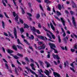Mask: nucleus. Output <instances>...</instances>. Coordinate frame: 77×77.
<instances>
[{
    "label": "nucleus",
    "mask_w": 77,
    "mask_h": 77,
    "mask_svg": "<svg viewBox=\"0 0 77 77\" xmlns=\"http://www.w3.org/2000/svg\"><path fill=\"white\" fill-rule=\"evenodd\" d=\"M48 45L50 46L51 49L54 50L55 53L57 54V53H58V51H57V50H56L54 48H56V45H55L51 43H49Z\"/></svg>",
    "instance_id": "nucleus-1"
},
{
    "label": "nucleus",
    "mask_w": 77,
    "mask_h": 77,
    "mask_svg": "<svg viewBox=\"0 0 77 77\" xmlns=\"http://www.w3.org/2000/svg\"><path fill=\"white\" fill-rule=\"evenodd\" d=\"M31 30H32V31H33V33L34 35H35V36H36L37 35H36V33H35V32H37V33L38 34H40L41 33V32H40L39 31V30L38 29H35V28L34 26L32 27L31 28Z\"/></svg>",
    "instance_id": "nucleus-2"
},
{
    "label": "nucleus",
    "mask_w": 77,
    "mask_h": 77,
    "mask_svg": "<svg viewBox=\"0 0 77 77\" xmlns=\"http://www.w3.org/2000/svg\"><path fill=\"white\" fill-rule=\"evenodd\" d=\"M43 29H44V30H45V31H46V32H49V33H50V35H51V36H52V38L54 39H55V36H54V35H53V33H52L49 30H47V29H46V28H45V27L43 26Z\"/></svg>",
    "instance_id": "nucleus-3"
},
{
    "label": "nucleus",
    "mask_w": 77,
    "mask_h": 77,
    "mask_svg": "<svg viewBox=\"0 0 77 77\" xmlns=\"http://www.w3.org/2000/svg\"><path fill=\"white\" fill-rule=\"evenodd\" d=\"M72 23L74 26L75 28L77 29V27L76 26V23H75V18L74 17H72Z\"/></svg>",
    "instance_id": "nucleus-4"
},
{
    "label": "nucleus",
    "mask_w": 77,
    "mask_h": 77,
    "mask_svg": "<svg viewBox=\"0 0 77 77\" xmlns=\"http://www.w3.org/2000/svg\"><path fill=\"white\" fill-rule=\"evenodd\" d=\"M69 38V36H66V37L63 38V40L64 41V42L65 44H66L67 43V40H68Z\"/></svg>",
    "instance_id": "nucleus-5"
},
{
    "label": "nucleus",
    "mask_w": 77,
    "mask_h": 77,
    "mask_svg": "<svg viewBox=\"0 0 77 77\" xmlns=\"http://www.w3.org/2000/svg\"><path fill=\"white\" fill-rule=\"evenodd\" d=\"M52 56L54 59H56V58H57V59L58 60L60 59V57H59L57 54L55 55L54 54H53Z\"/></svg>",
    "instance_id": "nucleus-6"
},
{
    "label": "nucleus",
    "mask_w": 77,
    "mask_h": 77,
    "mask_svg": "<svg viewBox=\"0 0 77 77\" xmlns=\"http://www.w3.org/2000/svg\"><path fill=\"white\" fill-rule=\"evenodd\" d=\"M14 34L16 39H17V30L15 28H14Z\"/></svg>",
    "instance_id": "nucleus-7"
},
{
    "label": "nucleus",
    "mask_w": 77,
    "mask_h": 77,
    "mask_svg": "<svg viewBox=\"0 0 77 77\" xmlns=\"http://www.w3.org/2000/svg\"><path fill=\"white\" fill-rule=\"evenodd\" d=\"M5 66H6L7 69H8V71H9L10 72H11V73H12V71H11V69H9V66H8V65L7 63H5Z\"/></svg>",
    "instance_id": "nucleus-8"
},
{
    "label": "nucleus",
    "mask_w": 77,
    "mask_h": 77,
    "mask_svg": "<svg viewBox=\"0 0 77 77\" xmlns=\"http://www.w3.org/2000/svg\"><path fill=\"white\" fill-rule=\"evenodd\" d=\"M60 20L61 21L62 23L64 26H65V21L64 20V19L63 17H61L60 18Z\"/></svg>",
    "instance_id": "nucleus-9"
},
{
    "label": "nucleus",
    "mask_w": 77,
    "mask_h": 77,
    "mask_svg": "<svg viewBox=\"0 0 77 77\" xmlns=\"http://www.w3.org/2000/svg\"><path fill=\"white\" fill-rule=\"evenodd\" d=\"M54 74L55 77H61L60 75L57 72H54Z\"/></svg>",
    "instance_id": "nucleus-10"
},
{
    "label": "nucleus",
    "mask_w": 77,
    "mask_h": 77,
    "mask_svg": "<svg viewBox=\"0 0 77 77\" xmlns=\"http://www.w3.org/2000/svg\"><path fill=\"white\" fill-rule=\"evenodd\" d=\"M72 3L73 5H72V7L73 8H77V6L75 4V3H74V2L73 1L72 2Z\"/></svg>",
    "instance_id": "nucleus-11"
},
{
    "label": "nucleus",
    "mask_w": 77,
    "mask_h": 77,
    "mask_svg": "<svg viewBox=\"0 0 77 77\" xmlns=\"http://www.w3.org/2000/svg\"><path fill=\"white\" fill-rule=\"evenodd\" d=\"M38 62H39L40 66L43 67V68H44V63H43V62L39 60L38 61Z\"/></svg>",
    "instance_id": "nucleus-12"
},
{
    "label": "nucleus",
    "mask_w": 77,
    "mask_h": 77,
    "mask_svg": "<svg viewBox=\"0 0 77 77\" xmlns=\"http://www.w3.org/2000/svg\"><path fill=\"white\" fill-rule=\"evenodd\" d=\"M50 25L52 29L54 31L55 30V28H54V27L53 26V24H52L51 23H50Z\"/></svg>",
    "instance_id": "nucleus-13"
},
{
    "label": "nucleus",
    "mask_w": 77,
    "mask_h": 77,
    "mask_svg": "<svg viewBox=\"0 0 77 77\" xmlns=\"http://www.w3.org/2000/svg\"><path fill=\"white\" fill-rule=\"evenodd\" d=\"M45 63L46 64V65H47L46 67L47 68H49V67H50V66H51V65H50V63H48V62H47V61H45Z\"/></svg>",
    "instance_id": "nucleus-14"
},
{
    "label": "nucleus",
    "mask_w": 77,
    "mask_h": 77,
    "mask_svg": "<svg viewBox=\"0 0 77 77\" xmlns=\"http://www.w3.org/2000/svg\"><path fill=\"white\" fill-rule=\"evenodd\" d=\"M46 72H44L46 74V75H47L48 76H49L50 75V72H49V71H48L47 70H46Z\"/></svg>",
    "instance_id": "nucleus-15"
},
{
    "label": "nucleus",
    "mask_w": 77,
    "mask_h": 77,
    "mask_svg": "<svg viewBox=\"0 0 77 77\" xmlns=\"http://www.w3.org/2000/svg\"><path fill=\"white\" fill-rule=\"evenodd\" d=\"M23 24L24 25V28L25 29L26 28L27 29H28V28H29V26L27 24L24 23Z\"/></svg>",
    "instance_id": "nucleus-16"
},
{
    "label": "nucleus",
    "mask_w": 77,
    "mask_h": 77,
    "mask_svg": "<svg viewBox=\"0 0 77 77\" xmlns=\"http://www.w3.org/2000/svg\"><path fill=\"white\" fill-rule=\"evenodd\" d=\"M13 48L16 51H17V46L15 45H13Z\"/></svg>",
    "instance_id": "nucleus-17"
},
{
    "label": "nucleus",
    "mask_w": 77,
    "mask_h": 77,
    "mask_svg": "<svg viewBox=\"0 0 77 77\" xmlns=\"http://www.w3.org/2000/svg\"><path fill=\"white\" fill-rule=\"evenodd\" d=\"M7 51L8 53H14V51L8 49V50Z\"/></svg>",
    "instance_id": "nucleus-18"
},
{
    "label": "nucleus",
    "mask_w": 77,
    "mask_h": 77,
    "mask_svg": "<svg viewBox=\"0 0 77 77\" xmlns=\"http://www.w3.org/2000/svg\"><path fill=\"white\" fill-rule=\"evenodd\" d=\"M17 55L18 56H19L20 57H23V55L21 54L18 53L17 54Z\"/></svg>",
    "instance_id": "nucleus-19"
},
{
    "label": "nucleus",
    "mask_w": 77,
    "mask_h": 77,
    "mask_svg": "<svg viewBox=\"0 0 77 77\" xmlns=\"http://www.w3.org/2000/svg\"><path fill=\"white\" fill-rule=\"evenodd\" d=\"M20 32H21V33H23V32H24V28L23 27H22L20 29Z\"/></svg>",
    "instance_id": "nucleus-20"
},
{
    "label": "nucleus",
    "mask_w": 77,
    "mask_h": 77,
    "mask_svg": "<svg viewBox=\"0 0 77 77\" xmlns=\"http://www.w3.org/2000/svg\"><path fill=\"white\" fill-rule=\"evenodd\" d=\"M29 39H32L33 40L34 39V36L32 35H31V37H29Z\"/></svg>",
    "instance_id": "nucleus-21"
},
{
    "label": "nucleus",
    "mask_w": 77,
    "mask_h": 77,
    "mask_svg": "<svg viewBox=\"0 0 77 77\" xmlns=\"http://www.w3.org/2000/svg\"><path fill=\"white\" fill-rule=\"evenodd\" d=\"M46 33L47 36H48V37H49V38L51 39H52V38H51V36L50 35L49 33H48V32H47Z\"/></svg>",
    "instance_id": "nucleus-22"
},
{
    "label": "nucleus",
    "mask_w": 77,
    "mask_h": 77,
    "mask_svg": "<svg viewBox=\"0 0 77 77\" xmlns=\"http://www.w3.org/2000/svg\"><path fill=\"white\" fill-rule=\"evenodd\" d=\"M58 41L59 43L61 42V39H60V35L58 36Z\"/></svg>",
    "instance_id": "nucleus-23"
},
{
    "label": "nucleus",
    "mask_w": 77,
    "mask_h": 77,
    "mask_svg": "<svg viewBox=\"0 0 77 77\" xmlns=\"http://www.w3.org/2000/svg\"><path fill=\"white\" fill-rule=\"evenodd\" d=\"M15 20L16 22H18V16H16L15 18Z\"/></svg>",
    "instance_id": "nucleus-24"
},
{
    "label": "nucleus",
    "mask_w": 77,
    "mask_h": 77,
    "mask_svg": "<svg viewBox=\"0 0 77 77\" xmlns=\"http://www.w3.org/2000/svg\"><path fill=\"white\" fill-rule=\"evenodd\" d=\"M57 16H59V15H61V14H60V12L59 11H57Z\"/></svg>",
    "instance_id": "nucleus-25"
},
{
    "label": "nucleus",
    "mask_w": 77,
    "mask_h": 77,
    "mask_svg": "<svg viewBox=\"0 0 77 77\" xmlns=\"http://www.w3.org/2000/svg\"><path fill=\"white\" fill-rule=\"evenodd\" d=\"M45 2L46 3L48 4L51 3V1H49V0H45Z\"/></svg>",
    "instance_id": "nucleus-26"
},
{
    "label": "nucleus",
    "mask_w": 77,
    "mask_h": 77,
    "mask_svg": "<svg viewBox=\"0 0 77 77\" xmlns=\"http://www.w3.org/2000/svg\"><path fill=\"white\" fill-rule=\"evenodd\" d=\"M17 42L18 44H21V45H23V44L21 43V42H20V39H19L17 38Z\"/></svg>",
    "instance_id": "nucleus-27"
},
{
    "label": "nucleus",
    "mask_w": 77,
    "mask_h": 77,
    "mask_svg": "<svg viewBox=\"0 0 77 77\" xmlns=\"http://www.w3.org/2000/svg\"><path fill=\"white\" fill-rule=\"evenodd\" d=\"M2 24L3 28L4 29H5V23L4 22V21H2Z\"/></svg>",
    "instance_id": "nucleus-28"
},
{
    "label": "nucleus",
    "mask_w": 77,
    "mask_h": 77,
    "mask_svg": "<svg viewBox=\"0 0 77 77\" xmlns=\"http://www.w3.org/2000/svg\"><path fill=\"white\" fill-rule=\"evenodd\" d=\"M25 59L27 61V62H30V60H29V58L27 57H25Z\"/></svg>",
    "instance_id": "nucleus-29"
},
{
    "label": "nucleus",
    "mask_w": 77,
    "mask_h": 77,
    "mask_svg": "<svg viewBox=\"0 0 77 77\" xmlns=\"http://www.w3.org/2000/svg\"><path fill=\"white\" fill-rule=\"evenodd\" d=\"M58 9L59 10H61L62 9V7L61 6V5L60 4H59L58 6Z\"/></svg>",
    "instance_id": "nucleus-30"
},
{
    "label": "nucleus",
    "mask_w": 77,
    "mask_h": 77,
    "mask_svg": "<svg viewBox=\"0 0 77 77\" xmlns=\"http://www.w3.org/2000/svg\"><path fill=\"white\" fill-rule=\"evenodd\" d=\"M15 59H19V57H18V56H17L16 55H15L14 57H13Z\"/></svg>",
    "instance_id": "nucleus-31"
},
{
    "label": "nucleus",
    "mask_w": 77,
    "mask_h": 77,
    "mask_svg": "<svg viewBox=\"0 0 77 77\" xmlns=\"http://www.w3.org/2000/svg\"><path fill=\"white\" fill-rule=\"evenodd\" d=\"M17 46L19 49H23V47H22L21 46H20L19 45H17Z\"/></svg>",
    "instance_id": "nucleus-32"
},
{
    "label": "nucleus",
    "mask_w": 77,
    "mask_h": 77,
    "mask_svg": "<svg viewBox=\"0 0 77 77\" xmlns=\"http://www.w3.org/2000/svg\"><path fill=\"white\" fill-rule=\"evenodd\" d=\"M30 71L31 72V73H32V74H34L35 75L36 74L35 72H33L32 70L31 69L30 70Z\"/></svg>",
    "instance_id": "nucleus-33"
},
{
    "label": "nucleus",
    "mask_w": 77,
    "mask_h": 77,
    "mask_svg": "<svg viewBox=\"0 0 77 77\" xmlns=\"http://www.w3.org/2000/svg\"><path fill=\"white\" fill-rule=\"evenodd\" d=\"M23 40L24 42H25V43H26L27 44H28V45H29V42H27V40H26L24 39V38H23Z\"/></svg>",
    "instance_id": "nucleus-34"
},
{
    "label": "nucleus",
    "mask_w": 77,
    "mask_h": 77,
    "mask_svg": "<svg viewBox=\"0 0 77 77\" xmlns=\"http://www.w3.org/2000/svg\"><path fill=\"white\" fill-rule=\"evenodd\" d=\"M54 17L56 19H57V20H58V21H60V19L59 18H58V17H57L56 16H54Z\"/></svg>",
    "instance_id": "nucleus-35"
},
{
    "label": "nucleus",
    "mask_w": 77,
    "mask_h": 77,
    "mask_svg": "<svg viewBox=\"0 0 77 77\" xmlns=\"http://www.w3.org/2000/svg\"><path fill=\"white\" fill-rule=\"evenodd\" d=\"M42 49H45V48L46 46L44 44H43V45L42 46Z\"/></svg>",
    "instance_id": "nucleus-36"
},
{
    "label": "nucleus",
    "mask_w": 77,
    "mask_h": 77,
    "mask_svg": "<svg viewBox=\"0 0 77 77\" xmlns=\"http://www.w3.org/2000/svg\"><path fill=\"white\" fill-rule=\"evenodd\" d=\"M71 70H72V71L73 72H75V70L72 67H70V68Z\"/></svg>",
    "instance_id": "nucleus-37"
},
{
    "label": "nucleus",
    "mask_w": 77,
    "mask_h": 77,
    "mask_svg": "<svg viewBox=\"0 0 77 77\" xmlns=\"http://www.w3.org/2000/svg\"><path fill=\"white\" fill-rule=\"evenodd\" d=\"M39 38L41 39H42V40H44V37L42 36H40L39 37Z\"/></svg>",
    "instance_id": "nucleus-38"
},
{
    "label": "nucleus",
    "mask_w": 77,
    "mask_h": 77,
    "mask_svg": "<svg viewBox=\"0 0 77 77\" xmlns=\"http://www.w3.org/2000/svg\"><path fill=\"white\" fill-rule=\"evenodd\" d=\"M38 48L39 50H42V46H38Z\"/></svg>",
    "instance_id": "nucleus-39"
},
{
    "label": "nucleus",
    "mask_w": 77,
    "mask_h": 77,
    "mask_svg": "<svg viewBox=\"0 0 77 77\" xmlns=\"http://www.w3.org/2000/svg\"><path fill=\"white\" fill-rule=\"evenodd\" d=\"M13 15L14 16V17H15L16 16V15H17V14H15V11H14L13 12Z\"/></svg>",
    "instance_id": "nucleus-40"
},
{
    "label": "nucleus",
    "mask_w": 77,
    "mask_h": 77,
    "mask_svg": "<svg viewBox=\"0 0 77 77\" xmlns=\"http://www.w3.org/2000/svg\"><path fill=\"white\" fill-rule=\"evenodd\" d=\"M40 17V15L39 14H38L37 15L36 18L37 19H38Z\"/></svg>",
    "instance_id": "nucleus-41"
},
{
    "label": "nucleus",
    "mask_w": 77,
    "mask_h": 77,
    "mask_svg": "<svg viewBox=\"0 0 77 77\" xmlns=\"http://www.w3.org/2000/svg\"><path fill=\"white\" fill-rule=\"evenodd\" d=\"M70 13L71 14V15H72L74 14V12L72 11H70Z\"/></svg>",
    "instance_id": "nucleus-42"
},
{
    "label": "nucleus",
    "mask_w": 77,
    "mask_h": 77,
    "mask_svg": "<svg viewBox=\"0 0 77 77\" xmlns=\"http://www.w3.org/2000/svg\"><path fill=\"white\" fill-rule=\"evenodd\" d=\"M4 14H5L6 17H7V18H9V17H8V16L7 15V14L6 13V12H5L4 13Z\"/></svg>",
    "instance_id": "nucleus-43"
},
{
    "label": "nucleus",
    "mask_w": 77,
    "mask_h": 77,
    "mask_svg": "<svg viewBox=\"0 0 77 77\" xmlns=\"http://www.w3.org/2000/svg\"><path fill=\"white\" fill-rule=\"evenodd\" d=\"M42 16H44V15L45 17L46 15H45V13H41Z\"/></svg>",
    "instance_id": "nucleus-44"
},
{
    "label": "nucleus",
    "mask_w": 77,
    "mask_h": 77,
    "mask_svg": "<svg viewBox=\"0 0 77 77\" xmlns=\"http://www.w3.org/2000/svg\"><path fill=\"white\" fill-rule=\"evenodd\" d=\"M74 49H76L77 50V44H75L74 47Z\"/></svg>",
    "instance_id": "nucleus-45"
},
{
    "label": "nucleus",
    "mask_w": 77,
    "mask_h": 77,
    "mask_svg": "<svg viewBox=\"0 0 77 77\" xmlns=\"http://www.w3.org/2000/svg\"><path fill=\"white\" fill-rule=\"evenodd\" d=\"M18 69H20V71H23V69H22V68L20 66L18 67Z\"/></svg>",
    "instance_id": "nucleus-46"
},
{
    "label": "nucleus",
    "mask_w": 77,
    "mask_h": 77,
    "mask_svg": "<svg viewBox=\"0 0 77 77\" xmlns=\"http://www.w3.org/2000/svg\"><path fill=\"white\" fill-rule=\"evenodd\" d=\"M65 13H66V14H67V15L69 14V12L67 10L65 11Z\"/></svg>",
    "instance_id": "nucleus-47"
},
{
    "label": "nucleus",
    "mask_w": 77,
    "mask_h": 77,
    "mask_svg": "<svg viewBox=\"0 0 77 77\" xmlns=\"http://www.w3.org/2000/svg\"><path fill=\"white\" fill-rule=\"evenodd\" d=\"M2 59L3 61H4V62L8 63V62H7V61L5 59V58H3Z\"/></svg>",
    "instance_id": "nucleus-48"
},
{
    "label": "nucleus",
    "mask_w": 77,
    "mask_h": 77,
    "mask_svg": "<svg viewBox=\"0 0 77 77\" xmlns=\"http://www.w3.org/2000/svg\"><path fill=\"white\" fill-rule=\"evenodd\" d=\"M47 8H48L47 9L48 11H50V7H49V6H47Z\"/></svg>",
    "instance_id": "nucleus-49"
},
{
    "label": "nucleus",
    "mask_w": 77,
    "mask_h": 77,
    "mask_svg": "<svg viewBox=\"0 0 77 77\" xmlns=\"http://www.w3.org/2000/svg\"><path fill=\"white\" fill-rule=\"evenodd\" d=\"M2 3L5 6H6V3H5L4 2V1H3V0H2Z\"/></svg>",
    "instance_id": "nucleus-50"
},
{
    "label": "nucleus",
    "mask_w": 77,
    "mask_h": 77,
    "mask_svg": "<svg viewBox=\"0 0 77 77\" xmlns=\"http://www.w3.org/2000/svg\"><path fill=\"white\" fill-rule=\"evenodd\" d=\"M51 21H52V22L53 23L54 25V26H56V24L54 22V21H53V20H51Z\"/></svg>",
    "instance_id": "nucleus-51"
},
{
    "label": "nucleus",
    "mask_w": 77,
    "mask_h": 77,
    "mask_svg": "<svg viewBox=\"0 0 77 77\" xmlns=\"http://www.w3.org/2000/svg\"><path fill=\"white\" fill-rule=\"evenodd\" d=\"M20 23H22V24H23V20H22L21 19H20Z\"/></svg>",
    "instance_id": "nucleus-52"
},
{
    "label": "nucleus",
    "mask_w": 77,
    "mask_h": 77,
    "mask_svg": "<svg viewBox=\"0 0 77 77\" xmlns=\"http://www.w3.org/2000/svg\"><path fill=\"white\" fill-rule=\"evenodd\" d=\"M39 6H40V8L41 9V10H42V11H43V8H42V7L41 5V4L39 5Z\"/></svg>",
    "instance_id": "nucleus-53"
},
{
    "label": "nucleus",
    "mask_w": 77,
    "mask_h": 77,
    "mask_svg": "<svg viewBox=\"0 0 77 77\" xmlns=\"http://www.w3.org/2000/svg\"><path fill=\"white\" fill-rule=\"evenodd\" d=\"M27 15H28L29 16V17H32V14L29 13H27Z\"/></svg>",
    "instance_id": "nucleus-54"
},
{
    "label": "nucleus",
    "mask_w": 77,
    "mask_h": 77,
    "mask_svg": "<svg viewBox=\"0 0 77 77\" xmlns=\"http://www.w3.org/2000/svg\"><path fill=\"white\" fill-rule=\"evenodd\" d=\"M38 26L39 28H41V24H40V23L38 24Z\"/></svg>",
    "instance_id": "nucleus-55"
},
{
    "label": "nucleus",
    "mask_w": 77,
    "mask_h": 77,
    "mask_svg": "<svg viewBox=\"0 0 77 77\" xmlns=\"http://www.w3.org/2000/svg\"><path fill=\"white\" fill-rule=\"evenodd\" d=\"M63 37H65V36H66V33H65V32H63Z\"/></svg>",
    "instance_id": "nucleus-56"
},
{
    "label": "nucleus",
    "mask_w": 77,
    "mask_h": 77,
    "mask_svg": "<svg viewBox=\"0 0 77 77\" xmlns=\"http://www.w3.org/2000/svg\"><path fill=\"white\" fill-rule=\"evenodd\" d=\"M34 47L36 49H38V47L37 46H36V44H34Z\"/></svg>",
    "instance_id": "nucleus-57"
},
{
    "label": "nucleus",
    "mask_w": 77,
    "mask_h": 77,
    "mask_svg": "<svg viewBox=\"0 0 77 77\" xmlns=\"http://www.w3.org/2000/svg\"><path fill=\"white\" fill-rule=\"evenodd\" d=\"M4 33L5 36H8V35L5 32H4Z\"/></svg>",
    "instance_id": "nucleus-58"
},
{
    "label": "nucleus",
    "mask_w": 77,
    "mask_h": 77,
    "mask_svg": "<svg viewBox=\"0 0 77 77\" xmlns=\"http://www.w3.org/2000/svg\"><path fill=\"white\" fill-rule=\"evenodd\" d=\"M73 35H74V36H75V38H76V39H77V35H76L75 34H74V33H73Z\"/></svg>",
    "instance_id": "nucleus-59"
},
{
    "label": "nucleus",
    "mask_w": 77,
    "mask_h": 77,
    "mask_svg": "<svg viewBox=\"0 0 77 77\" xmlns=\"http://www.w3.org/2000/svg\"><path fill=\"white\" fill-rule=\"evenodd\" d=\"M47 58H50V54H48L47 56Z\"/></svg>",
    "instance_id": "nucleus-60"
},
{
    "label": "nucleus",
    "mask_w": 77,
    "mask_h": 77,
    "mask_svg": "<svg viewBox=\"0 0 77 77\" xmlns=\"http://www.w3.org/2000/svg\"><path fill=\"white\" fill-rule=\"evenodd\" d=\"M13 2L14 3V4L15 6H17V4H16V2L14 0H13Z\"/></svg>",
    "instance_id": "nucleus-61"
},
{
    "label": "nucleus",
    "mask_w": 77,
    "mask_h": 77,
    "mask_svg": "<svg viewBox=\"0 0 77 77\" xmlns=\"http://www.w3.org/2000/svg\"><path fill=\"white\" fill-rule=\"evenodd\" d=\"M71 51L72 52H74V51H75V50L71 48Z\"/></svg>",
    "instance_id": "nucleus-62"
},
{
    "label": "nucleus",
    "mask_w": 77,
    "mask_h": 77,
    "mask_svg": "<svg viewBox=\"0 0 77 77\" xmlns=\"http://www.w3.org/2000/svg\"><path fill=\"white\" fill-rule=\"evenodd\" d=\"M26 69H27V70H28V71H29H29H30V70L31 69H30V68H28L27 67H26Z\"/></svg>",
    "instance_id": "nucleus-63"
},
{
    "label": "nucleus",
    "mask_w": 77,
    "mask_h": 77,
    "mask_svg": "<svg viewBox=\"0 0 77 77\" xmlns=\"http://www.w3.org/2000/svg\"><path fill=\"white\" fill-rule=\"evenodd\" d=\"M30 66L31 67H33V66H34V64L33 63H31L30 64Z\"/></svg>",
    "instance_id": "nucleus-64"
}]
</instances>
